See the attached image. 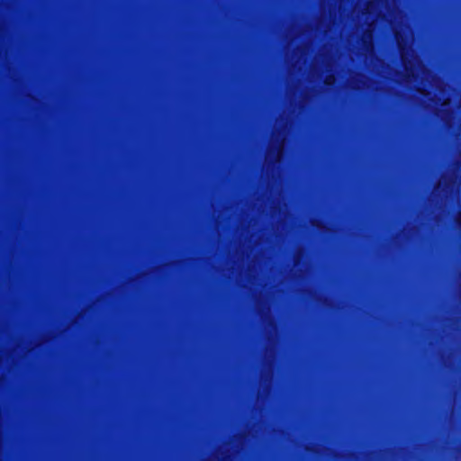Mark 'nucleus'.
I'll return each instance as SVG.
<instances>
[{
  "mask_svg": "<svg viewBox=\"0 0 461 461\" xmlns=\"http://www.w3.org/2000/svg\"><path fill=\"white\" fill-rule=\"evenodd\" d=\"M456 222L459 226H461V214L458 215L457 219H456Z\"/></svg>",
  "mask_w": 461,
  "mask_h": 461,
  "instance_id": "nucleus-1",
  "label": "nucleus"
}]
</instances>
